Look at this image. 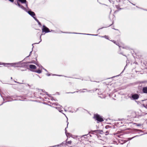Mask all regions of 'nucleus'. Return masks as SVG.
I'll return each mask as SVG.
<instances>
[{
	"label": "nucleus",
	"instance_id": "obj_4",
	"mask_svg": "<svg viewBox=\"0 0 147 147\" xmlns=\"http://www.w3.org/2000/svg\"><path fill=\"white\" fill-rule=\"evenodd\" d=\"M27 12H28L29 14L33 17L34 18L38 23L39 24H40V22L38 21L36 18L35 17H34V16H35V14L34 12L30 11H28Z\"/></svg>",
	"mask_w": 147,
	"mask_h": 147
},
{
	"label": "nucleus",
	"instance_id": "obj_6",
	"mask_svg": "<svg viewBox=\"0 0 147 147\" xmlns=\"http://www.w3.org/2000/svg\"><path fill=\"white\" fill-rule=\"evenodd\" d=\"M29 67L31 69V70L32 71L35 72V71L36 70H35L34 69H36V67L34 65H29Z\"/></svg>",
	"mask_w": 147,
	"mask_h": 147
},
{
	"label": "nucleus",
	"instance_id": "obj_7",
	"mask_svg": "<svg viewBox=\"0 0 147 147\" xmlns=\"http://www.w3.org/2000/svg\"><path fill=\"white\" fill-rule=\"evenodd\" d=\"M139 96L137 94H134L132 95L131 98V99L133 100L137 99L139 98Z\"/></svg>",
	"mask_w": 147,
	"mask_h": 147
},
{
	"label": "nucleus",
	"instance_id": "obj_12",
	"mask_svg": "<svg viewBox=\"0 0 147 147\" xmlns=\"http://www.w3.org/2000/svg\"><path fill=\"white\" fill-rule=\"evenodd\" d=\"M9 0L11 2H13V0Z\"/></svg>",
	"mask_w": 147,
	"mask_h": 147
},
{
	"label": "nucleus",
	"instance_id": "obj_8",
	"mask_svg": "<svg viewBox=\"0 0 147 147\" xmlns=\"http://www.w3.org/2000/svg\"><path fill=\"white\" fill-rule=\"evenodd\" d=\"M42 30V32H45L46 33L48 32H50L49 28L45 26H43Z\"/></svg>",
	"mask_w": 147,
	"mask_h": 147
},
{
	"label": "nucleus",
	"instance_id": "obj_10",
	"mask_svg": "<svg viewBox=\"0 0 147 147\" xmlns=\"http://www.w3.org/2000/svg\"><path fill=\"white\" fill-rule=\"evenodd\" d=\"M67 143L69 144H70L71 143V141H69L67 142Z\"/></svg>",
	"mask_w": 147,
	"mask_h": 147
},
{
	"label": "nucleus",
	"instance_id": "obj_9",
	"mask_svg": "<svg viewBox=\"0 0 147 147\" xmlns=\"http://www.w3.org/2000/svg\"><path fill=\"white\" fill-rule=\"evenodd\" d=\"M143 92L144 93H147V88L144 87V88L143 89Z\"/></svg>",
	"mask_w": 147,
	"mask_h": 147
},
{
	"label": "nucleus",
	"instance_id": "obj_5",
	"mask_svg": "<svg viewBox=\"0 0 147 147\" xmlns=\"http://www.w3.org/2000/svg\"><path fill=\"white\" fill-rule=\"evenodd\" d=\"M38 66L39 67V69L37 70H36L35 72L40 74L42 72V69L43 68V67L40 65H38Z\"/></svg>",
	"mask_w": 147,
	"mask_h": 147
},
{
	"label": "nucleus",
	"instance_id": "obj_11",
	"mask_svg": "<svg viewBox=\"0 0 147 147\" xmlns=\"http://www.w3.org/2000/svg\"><path fill=\"white\" fill-rule=\"evenodd\" d=\"M42 69H43L44 70H45V71H46V72H47V70L46 69H44V68H43Z\"/></svg>",
	"mask_w": 147,
	"mask_h": 147
},
{
	"label": "nucleus",
	"instance_id": "obj_15",
	"mask_svg": "<svg viewBox=\"0 0 147 147\" xmlns=\"http://www.w3.org/2000/svg\"><path fill=\"white\" fill-rule=\"evenodd\" d=\"M41 35L40 36V41L39 42H40L41 41Z\"/></svg>",
	"mask_w": 147,
	"mask_h": 147
},
{
	"label": "nucleus",
	"instance_id": "obj_13",
	"mask_svg": "<svg viewBox=\"0 0 147 147\" xmlns=\"http://www.w3.org/2000/svg\"><path fill=\"white\" fill-rule=\"evenodd\" d=\"M47 76H50V75L49 74H47Z\"/></svg>",
	"mask_w": 147,
	"mask_h": 147
},
{
	"label": "nucleus",
	"instance_id": "obj_1",
	"mask_svg": "<svg viewBox=\"0 0 147 147\" xmlns=\"http://www.w3.org/2000/svg\"><path fill=\"white\" fill-rule=\"evenodd\" d=\"M17 4L20 7H21L22 9L24 10L27 11L26 9L24 8L23 6L21 5L20 3L18 2V1H19L20 2L22 3H25V5L26 7H27L28 4L26 3V0H17Z\"/></svg>",
	"mask_w": 147,
	"mask_h": 147
},
{
	"label": "nucleus",
	"instance_id": "obj_2",
	"mask_svg": "<svg viewBox=\"0 0 147 147\" xmlns=\"http://www.w3.org/2000/svg\"><path fill=\"white\" fill-rule=\"evenodd\" d=\"M94 118L98 121L100 122L102 121H103V119L99 116V115L97 114H95L94 115Z\"/></svg>",
	"mask_w": 147,
	"mask_h": 147
},
{
	"label": "nucleus",
	"instance_id": "obj_17",
	"mask_svg": "<svg viewBox=\"0 0 147 147\" xmlns=\"http://www.w3.org/2000/svg\"><path fill=\"white\" fill-rule=\"evenodd\" d=\"M0 65H1V64L0 63Z\"/></svg>",
	"mask_w": 147,
	"mask_h": 147
},
{
	"label": "nucleus",
	"instance_id": "obj_14",
	"mask_svg": "<svg viewBox=\"0 0 147 147\" xmlns=\"http://www.w3.org/2000/svg\"><path fill=\"white\" fill-rule=\"evenodd\" d=\"M105 38L107 39V36H105Z\"/></svg>",
	"mask_w": 147,
	"mask_h": 147
},
{
	"label": "nucleus",
	"instance_id": "obj_3",
	"mask_svg": "<svg viewBox=\"0 0 147 147\" xmlns=\"http://www.w3.org/2000/svg\"><path fill=\"white\" fill-rule=\"evenodd\" d=\"M18 64V63H2V64L5 66H7L8 65H9L11 66H14L15 67H18V66L17 65Z\"/></svg>",
	"mask_w": 147,
	"mask_h": 147
},
{
	"label": "nucleus",
	"instance_id": "obj_16",
	"mask_svg": "<svg viewBox=\"0 0 147 147\" xmlns=\"http://www.w3.org/2000/svg\"><path fill=\"white\" fill-rule=\"evenodd\" d=\"M57 146H59V145H57Z\"/></svg>",
	"mask_w": 147,
	"mask_h": 147
}]
</instances>
